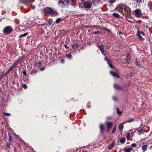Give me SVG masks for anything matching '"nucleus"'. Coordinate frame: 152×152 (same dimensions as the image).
Returning a JSON list of instances; mask_svg holds the SVG:
<instances>
[{"label":"nucleus","mask_w":152,"mask_h":152,"mask_svg":"<svg viewBox=\"0 0 152 152\" xmlns=\"http://www.w3.org/2000/svg\"><path fill=\"white\" fill-rule=\"evenodd\" d=\"M113 15L116 18H121L120 15L118 13H114L113 14Z\"/></svg>","instance_id":"4468645a"},{"label":"nucleus","mask_w":152,"mask_h":152,"mask_svg":"<svg viewBox=\"0 0 152 152\" xmlns=\"http://www.w3.org/2000/svg\"><path fill=\"white\" fill-rule=\"evenodd\" d=\"M92 4L91 2H85L83 4V6L85 8L89 9L91 7Z\"/></svg>","instance_id":"7ed1b4c3"},{"label":"nucleus","mask_w":152,"mask_h":152,"mask_svg":"<svg viewBox=\"0 0 152 152\" xmlns=\"http://www.w3.org/2000/svg\"><path fill=\"white\" fill-rule=\"evenodd\" d=\"M110 118H107V119H110Z\"/></svg>","instance_id":"774afa93"},{"label":"nucleus","mask_w":152,"mask_h":152,"mask_svg":"<svg viewBox=\"0 0 152 152\" xmlns=\"http://www.w3.org/2000/svg\"><path fill=\"white\" fill-rule=\"evenodd\" d=\"M7 147H10V145L9 144V143H8L7 144Z\"/></svg>","instance_id":"680f3d73"},{"label":"nucleus","mask_w":152,"mask_h":152,"mask_svg":"<svg viewBox=\"0 0 152 152\" xmlns=\"http://www.w3.org/2000/svg\"><path fill=\"white\" fill-rule=\"evenodd\" d=\"M9 140L10 141H12V138L10 136H9Z\"/></svg>","instance_id":"79ce46f5"},{"label":"nucleus","mask_w":152,"mask_h":152,"mask_svg":"<svg viewBox=\"0 0 152 152\" xmlns=\"http://www.w3.org/2000/svg\"><path fill=\"white\" fill-rule=\"evenodd\" d=\"M137 34H139L140 35L141 34L143 36H145V33L143 32L142 31H140L139 30L137 31Z\"/></svg>","instance_id":"412c9836"},{"label":"nucleus","mask_w":152,"mask_h":152,"mask_svg":"<svg viewBox=\"0 0 152 152\" xmlns=\"http://www.w3.org/2000/svg\"><path fill=\"white\" fill-rule=\"evenodd\" d=\"M125 141V139L124 137L121 138L120 140V142L121 143H123Z\"/></svg>","instance_id":"a878e982"},{"label":"nucleus","mask_w":152,"mask_h":152,"mask_svg":"<svg viewBox=\"0 0 152 152\" xmlns=\"http://www.w3.org/2000/svg\"><path fill=\"white\" fill-rule=\"evenodd\" d=\"M114 128H115V129H116V125H115V126H114Z\"/></svg>","instance_id":"0e129e2a"},{"label":"nucleus","mask_w":152,"mask_h":152,"mask_svg":"<svg viewBox=\"0 0 152 152\" xmlns=\"http://www.w3.org/2000/svg\"><path fill=\"white\" fill-rule=\"evenodd\" d=\"M103 55H106L107 54V53L106 51H105L104 50L101 51Z\"/></svg>","instance_id":"72a5a7b5"},{"label":"nucleus","mask_w":152,"mask_h":152,"mask_svg":"<svg viewBox=\"0 0 152 152\" xmlns=\"http://www.w3.org/2000/svg\"><path fill=\"white\" fill-rule=\"evenodd\" d=\"M132 148H129L125 149L124 150V151L126 152H130L131 151H132Z\"/></svg>","instance_id":"6ab92c4d"},{"label":"nucleus","mask_w":152,"mask_h":152,"mask_svg":"<svg viewBox=\"0 0 152 152\" xmlns=\"http://www.w3.org/2000/svg\"><path fill=\"white\" fill-rule=\"evenodd\" d=\"M4 116H10L11 115V114L10 113H5V112L4 113Z\"/></svg>","instance_id":"cd10ccee"},{"label":"nucleus","mask_w":152,"mask_h":152,"mask_svg":"<svg viewBox=\"0 0 152 152\" xmlns=\"http://www.w3.org/2000/svg\"><path fill=\"white\" fill-rule=\"evenodd\" d=\"M125 123H124L121 124H119V128L120 131H122L123 130L124 128V124Z\"/></svg>","instance_id":"ddd939ff"},{"label":"nucleus","mask_w":152,"mask_h":152,"mask_svg":"<svg viewBox=\"0 0 152 152\" xmlns=\"http://www.w3.org/2000/svg\"><path fill=\"white\" fill-rule=\"evenodd\" d=\"M44 68H42V69H40V70H41V71H43V70H44Z\"/></svg>","instance_id":"052dcab7"},{"label":"nucleus","mask_w":152,"mask_h":152,"mask_svg":"<svg viewBox=\"0 0 152 152\" xmlns=\"http://www.w3.org/2000/svg\"><path fill=\"white\" fill-rule=\"evenodd\" d=\"M16 66H15V65H14V64L12 66L13 68H14Z\"/></svg>","instance_id":"4d7b16f0"},{"label":"nucleus","mask_w":152,"mask_h":152,"mask_svg":"<svg viewBox=\"0 0 152 152\" xmlns=\"http://www.w3.org/2000/svg\"><path fill=\"white\" fill-rule=\"evenodd\" d=\"M104 60H105L106 61H107V64H109V63L110 62V61H109V60L106 57H104Z\"/></svg>","instance_id":"473e14b6"},{"label":"nucleus","mask_w":152,"mask_h":152,"mask_svg":"<svg viewBox=\"0 0 152 152\" xmlns=\"http://www.w3.org/2000/svg\"><path fill=\"white\" fill-rule=\"evenodd\" d=\"M114 143H112L108 147V148L109 149H110L112 148L114 146Z\"/></svg>","instance_id":"bb28decb"},{"label":"nucleus","mask_w":152,"mask_h":152,"mask_svg":"<svg viewBox=\"0 0 152 152\" xmlns=\"http://www.w3.org/2000/svg\"><path fill=\"white\" fill-rule=\"evenodd\" d=\"M99 33H100L99 31H97L96 32H95L94 33V34H99Z\"/></svg>","instance_id":"8fccbe9b"},{"label":"nucleus","mask_w":152,"mask_h":152,"mask_svg":"<svg viewBox=\"0 0 152 152\" xmlns=\"http://www.w3.org/2000/svg\"><path fill=\"white\" fill-rule=\"evenodd\" d=\"M124 10L125 12L123 14L125 16L129 15L130 14L131 10L129 7H126V8Z\"/></svg>","instance_id":"20e7f679"},{"label":"nucleus","mask_w":152,"mask_h":152,"mask_svg":"<svg viewBox=\"0 0 152 152\" xmlns=\"http://www.w3.org/2000/svg\"><path fill=\"white\" fill-rule=\"evenodd\" d=\"M102 29L105 30V31H108L110 32H111L110 31V30H109V29H108L107 28H106L105 27H103V28H102Z\"/></svg>","instance_id":"2f4dec72"},{"label":"nucleus","mask_w":152,"mask_h":152,"mask_svg":"<svg viewBox=\"0 0 152 152\" xmlns=\"http://www.w3.org/2000/svg\"><path fill=\"white\" fill-rule=\"evenodd\" d=\"M32 9H33V10H34L35 9V6H32Z\"/></svg>","instance_id":"5fc2aeb1"},{"label":"nucleus","mask_w":152,"mask_h":152,"mask_svg":"<svg viewBox=\"0 0 152 152\" xmlns=\"http://www.w3.org/2000/svg\"><path fill=\"white\" fill-rule=\"evenodd\" d=\"M113 100L115 101H116L118 100L117 98L115 96H114L113 97Z\"/></svg>","instance_id":"c9c22d12"},{"label":"nucleus","mask_w":152,"mask_h":152,"mask_svg":"<svg viewBox=\"0 0 152 152\" xmlns=\"http://www.w3.org/2000/svg\"><path fill=\"white\" fill-rule=\"evenodd\" d=\"M125 8H126V5L121 4L117 6L116 9L120 12L124 14L123 10L125 9Z\"/></svg>","instance_id":"f257e3e1"},{"label":"nucleus","mask_w":152,"mask_h":152,"mask_svg":"<svg viewBox=\"0 0 152 152\" xmlns=\"http://www.w3.org/2000/svg\"><path fill=\"white\" fill-rule=\"evenodd\" d=\"M117 113L119 115H121L122 112L120 111L118 108H117Z\"/></svg>","instance_id":"c756f323"},{"label":"nucleus","mask_w":152,"mask_h":152,"mask_svg":"<svg viewBox=\"0 0 152 152\" xmlns=\"http://www.w3.org/2000/svg\"><path fill=\"white\" fill-rule=\"evenodd\" d=\"M132 146L133 147H135L137 146V145L135 143H133L132 144Z\"/></svg>","instance_id":"a18cd8bd"},{"label":"nucleus","mask_w":152,"mask_h":152,"mask_svg":"<svg viewBox=\"0 0 152 152\" xmlns=\"http://www.w3.org/2000/svg\"><path fill=\"white\" fill-rule=\"evenodd\" d=\"M71 2H72L73 1H74L75 0H71Z\"/></svg>","instance_id":"69168bd1"},{"label":"nucleus","mask_w":152,"mask_h":152,"mask_svg":"<svg viewBox=\"0 0 152 152\" xmlns=\"http://www.w3.org/2000/svg\"><path fill=\"white\" fill-rule=\"evenodd\" d=\"M23 87L25 89H26L27 88V86L26 84H24L23 85Z\"/></svg>","instance_id":"58836bf2"},{"label":"nucleus","mask_w":152,"mask_h":152,"mask_svg":"<svg viewBox=\"0 0 152 152\" xmlns=\"http://www.w3.org/2000/svg\"><path fill=\"white\" fill-rule=\"evenodd\" d=\"M131 84V82L129 81H128L127 84V86L128 87H129Z\"/></svg>","instance_id":"49530a36"},{"label":"nucleus","mask_w":152,"mask_h":152,"mask_svg":"<svg viewBox=\"0 0 152 152\" xmlns=\"http://www.w3.org/2000/svg\"><path fill=\"white\" fill-rule=\"evenodd\" d=\"M28 34V33H25L23 34H21L20 35L19 37L20 38H21L23 37H25Z\"/></svg>","instance_id":"dca6fc26"},{"label":"nucleus","mask_w":152,"mask_h":152,"mask_svg":"<svg viewBox=\"0 0 152 152\" xmlns=\"http://www.w3.org/2000/svg\"><path fill=\"white\" fill-rule=\"evenodd\" d=\"M108 64L110 66V68H112V69H114L113 66L110 64V62L109 63V64Z\"/></svg>","instance_id":"37998d69"},{"label":"nucleus","mask_w":152,"mask_h":152,"mask_svg":"<svg viewBox=\"0 0 152 152\" xmlns=\"http://www.w3.org/2000/svg\"><path fill=\"white\" fill-rule=\"evenodd\" d=\"M66 57H67L69 60L71 59L72 57L71 53H69V54L66 55Z\"/></svg>","instance_id":"f3484780"},{"label":"nucleus","mask_w":152,"mask_h":152,"mask_svg":"<svg viewBox=\"0 0 152 152\" xmlns=\"http://www.w3.org/2000/svg\"><path fill=\"white\" fill-rule=\"evenodd\" d=\"M53 20L51 19H50L48 20V23L49 25H51L52 23Z\"/></svg>","instance_id":"c85d7f7f"},{"label":"nucleus","mask_w":152,"mask_h":152,"mask_svg":"<svg viewBox=\"0 0 152 152\" xmlns=\"http://www.w3.org/2000/svg\"><path fill=\"white\" fill-rule=\"evenodd\" d=\"M12 28L10 26H8L4 28L3 30V32L5 34H7L10 33L12 31Z\"/></svg>","instance_id":"f03ea898"},{"label":"nucleus","mask_w":152,"mask_h":152,"mask_svg":"<svg viewBox=\"0 0 152 152\" xmlns=\"http://www.w3.org/2000/svg\"><path fill=\"white\" fill-rule=\"evenodd\" d=\"M58 4L60 5L61 7H64L65 6V4L64 2L61 1H60L58 2Z\"/></svg>","instance_id":"9b49d317"},{"label":"nucleus","mask_w":152,"mask_h":152,"mask_svg":"<svg viewBox=\"0 0 152 152\" xmlns=\"http://www.w3.org/2000/svg\"><path fill=\"white\" fill-rule=\"evenodd\" d=\"M14 68L11 66L10 68L9 69L11 71Z\"/></svg>","instance_id":"864d4df0"},{"label":"nucleus","mask_w":152,"mask_h":152,"mask_svg":"<svg viewBox=\"0 0 152 152\" xmlns=\"http://www.w3.org/2000/svg\"><path fill=\"white\" fill-rule=\"evenodd\" d=\"M135 63H136V65L137 66H138L139 67H140V65H139V64H138V61H137V58H136Z\"/></svg>","instance_id":"f704fd0d"},{"label":"nucleus","mask_w":152,"mask_h":152,"mask_svg":"<svg viewBox=\"0 0 152 152\" xmlns=\"http://www.w3.org/2000/svg\"><path fill=\"white\" fill-rule=\"evenodd\" d=\"M99 48L101 51L104 50V47L103 45H100L99 46Z\"/></svg>","instance_id":"5701e85b"},{"label":"nucleus","mask_w":152,"mask_h":152,"mask_svg":"<svg viewBox=\"0 0 152 152\" xmlns=\"http://www.w3.org/2000/svg\"><path fill=\"white\" fill-rule=\"evenodd\" d=\"M137 35L138 37L140 40L143 41L144 40V38L140 35H139V34H137Z\"/></svg>","instance_id":"b1692460"},{"label":"nucleus","mask_w":152,"mask_h":152,"mask_svg":"<svg viewBox=\"0 0 152 152\" xmlns=\"http://www.w3.org/2000/svg\"><path fill=\"white\" fill-rule=\"evenodd\" d=\"M4 76V74H1L0 76V78H2Z\"/></svg>","instance_id":"de8ad7c7"},{"label":"nucleus","mask_w":152,"mask_h":152,"mask_svg":"<svg viewBox=\"0 0 152 152\" xmlns=\"http://www.w3.org/2000/svg\"><path fill=\"white\" fill-rule=\"evenodd\" d=\"M144 132V130H143V129H141L138 131L137 133H138V135H140L141 134L143 133V132Z\"/></svg>","instance_id":"4be33fe9"},{"label":"nucleus","mask_w":152,"mask_h":152,"mask_svg":"<svg viewBox=\"0 0 152 152\" xmlns=\"http://www.w3.org/2000/svg\"><path fill=\"white\" fill-rule=\"evenodd\" d=\"M14 64L15 65V66H17L18 65L17 64H16V63H15Z\"/></svg>","instance_id":"e2e57ef3"},{"label":"nucleus","mask_w":152,"mask_h":152,"mask_svg":"<svg viewBox=\"0 0 152 152\" xmlns=\"http://www.w3.org/2000/svg\"><path fill=\"white\" fill-rule=\"evenodd\" d=\"M18 62H19V61L18 60V61H16L15 63H16V64H17L18 65Z\"/></svg>","instance_id":"bf43d9fd"},{"label":"nucleus","mask_w":152,"mask_h":152,"mask_svg":"<svg viewBox=\"0 0 152 152\" xmlns=\"http://www.w3.org/2000/svg\"><path fill=\"white\" fill-rule=\"evenodd\" d=\"M16 66H15V65H14V64L12 66L13 68H14Z\"/></svg>","instance_id":"6e6d98bb"},{"label":"nucleus","mask_w":152,"mask_h":152,"mask_svg":"<svg viewBox=\"0 0 152 152\" xmlns=\"http://www.w3.org/2000/svg\"><path fill=\"white\" fill-rule=\"evenodd\" d=\"M134 13L135 16L137 17H140L142 15L141 11L139 9H137L135 10L134 12Z\"/></svg>","instance_id":"423d86ee"},{"label":"nucleus","mask_w":152,"mask_h":152,"mask_svg":"<svg viewBox=\"0 0 152 152\" xmlns=\"http://www.w3.org/2000/svg\"><path fill=\"white\" fill-rule=\"evenodd\" d=\"M65 0L66 1V3L67 4L69 3H71L72 2H71V0Z\"/></svg>","instance_id":"c03bdc74"},{"label":"nucleus","mask_w":152,"mask_h":152,"mask_svg":"<svg viewBox=\"0 0 152 152\" xmlns=\"http://www.w3.org/2000/svg\"><path fill=\"white\" fill-rule=\"evenodd\" d=\"M130 137V134L128 133L127 134V140H129Z\"/></svg>","instance_id":"4c0bfd02"},{"label":"nucleus","mask_w":152,"mask_h":152,"mask_svg":"<svg viewBox=\"0 0 152 152\" xmlns=\"http://www.w3.org/2000/svg\"><path fill=\"white\" fill-rule=\"evenodd\" d=\"M41 61H39L36 64V66L38 68H39L41 65Z\"/></svg>","instance_id":"aec40b11"},{"label":"nucleus","mask_w":152,"mask_h":152,"mask_svg":"<svg viewBox=\"0 0 152 152\" xmlns=\"http://www.w3.org/2000/svg\"><path fill=\"white\" fill-rule=\"evenodd\" d=\"M10 71H11L10 70V69H9L8 70V71H7L6 72V73H5V75H7V74H8L9 73Z\"/></svg>","instance_id":"ea45409f"},{"label":"nucleus","mask_w":152,"mask_h":152,"mask_svg":"<svg viewBox=\"0 0 152 152\" xmlns=\"http://www.w3.org/2000/svg\"><path fill=\"white\" fill-rule=\"evenodd\" d=\"M119 33L120 34H122L120 32H119Z\"/></svg>","instance_id":"338daca9"},{"label":"nucleus","mask_w":152,"mask_h":152,"mask_svg":"<svg viewBox=\"0 0 152 152\" xmlns=\"http://www.w3.org/2000/svg\"><path fill=\"white\" fill-rule=\"evenodd\" d=\"M64 47L66 49H68L69 48L66 45H64Z\"/></svg>","instance_id":"603ef678"},{"label":"nucleus","mask_w":152,"mask_h":152,"mask_svg":"<svg viewBox=\"0 0 152 152\" xmlns=\"http://www.w3.org/2000/svg\"><path fill=\"white\" fill-rule=\"evenodd\" d=\"M61 20V18H58L56 20V23H57V24H58L59 23Z\"/></svg>","instance_id":"393cba45"},{"label":"nucleus","mask_w":152,"mask_h":152,"mask_svg":"<svg viewBox=\"0 0 152 152\" xmlns=\"http://www.w3.org/2000/svg\"><path fill=\"white\" fill-rule=\"evenodd\" d=\"M137 3H140L142 2V0H134Z\"/></svg>","instance_id":"e433bc0d"},{"label":"nucleus","mask_w":152,"mask_h":152,"mask_svg":"<svg viewBox=\"0 0 152 152\" xmlns=\"http://www.w3.org/2000/svg\"><path fill=\"white\" fill-rule=\"evenodd\" d=\"M134 119H133V118L130 119H129L128 120H127V121L126 122L130 123L131 122H132L133 121H134Z\"/></svg>","instance_id":"7c9ffc66"},{"label":"nucleus","mask_w":152,"mask_h":152,"mask_svg":"<svg viewBox=\"0 0 152 152\" xmlns=\"http://www.w3.org/2000/svg\"><path fill=\"white\" fill-rule=\"evenodd\" d=\"M44 11L45 12L49 14H52L53 12V10L51 8L48 7L45 8Z\"/></svg>","instance_id":"0eeeda50"},{"label":"nucleus","mask_w":152,"mask_h":152,"mask_svg":"<svg viewBox=\"0 0 152 152\" xmlns=\"http://www.w3.org/2000/svg\"><path fill=\"white\" fill-rule=\"evenodd\" d=\"M110 74H111V75H113L114 77H118L119 78V74L114 72H113V71L110 72Z\"/></svg>","instance_id":"9d476101"},{"label":"nucleus","mask_w":152,"mask_h":152,"mask_svg":"<svg viewBox=\"0 0 152 152\" xmlns=\"http://www.w3.org/2000/svg\"><path fill=\"white\" fill-rule=\"evenodd\" d=\"M116 129H115V128H113L112 131V133L113 134V133H114L116 131Z\"/></svg>","instance_id":"a19ab883"},{"label":"nucleus","mask_w":152,"mask_h":152,"mask_svg":"<svg viewBox=\"0 0 152 152\" xmlns=\"http://www.w3.org/2000/svg\"><path fill=\"white\" fill-rule=\"evenodd\" d=\"M23 74L24 75H26V71H24L23 72Z\"/></svg>","instance_id":"09e8293b"},{"label":"nucleus","mask_w":152,"mask_h":152,"mask_svg":"<svg viewBox=\"0 0 152 152\" xmlns=\"http://www.w3.org/2000/svg\"><path fill=\"white\" fill-rule=\"evenodd\" d=\"M114 86L115 89L119 90H123L124 88L123 87L116 84H114Z\"/></svg>","instance_id":"1a4fd4ad"},{"label":"nucleus","mask_w":152,"mask_h":152,"mask_svg":"<svg viewBox=\"0 0 152 152\" xmlns=\"http://www.w3.org/2000/svg\"><path fill=\"white\" fill-rule=\"evenodd\" d=\"M64 60H63V59H61V63L63 64V63H64Z\"/></svg>","instance_id":"3c124183"},{"label":"nucleus","mask_w":152,"mask_h":152,"mask_svg":"<svg viewBox=\"0 0 152 152\" xmlns=\"http://www.w3.org/2000/svg\"><path fill=\"white\" fill-rule=\"evenodd\" d=\"M100 128L101 132L102 133H103L104 132V125L102 124H101L100 125Z\"/></svg>","instance_id":"f8f14e48"},{"label":"nucleus","mask_w":152,"mask_h":152,"mask_svg":"<svg viewBox=\"0 0 152 152\" xmlns=\"http://www.w3.org/2000/svg\"><path fill=\"white\" fill-rule=\"evenodd\" d=\"M114 2L112 0L110 1V3H114Z\"/></svg>","instance_id":"13d9d810"},{"label":"nucleus","mask_w":152,"mask_h":152,"mask_svg":"<svg viewBox=\"0 0 152 152\" xmlns=\"http://www.w3.org/2000/svg\"><path fill=\"white\" fill-rule=\"evenodd\" d=\"M142 148L143 151H144L147 149V145H144L142 146Z\"/></svg>","instance_id":"a211bd4d"},{"label":"nucleus","mask_w":152,"mask_h":152,"mask_svg":"<svg viewBox=\"0 0 152 152\" xmlns=\"http://www.w3.org/2000/svg\"><path fill=\"white\" fill-rule=\"evenodd\" d=\"M78 47V45L77 43L73 44L72 45V48L73 49H75Z\"/></svg>","instance_id":"2eb2a0df"},{"label":"nucleus","mask_w":152,"mask_h":152,"mask_svg":"<svg viewBox=\"0 0 152 152\" xmlns=\"http://www.w3.org/2000/svg\"><path fill=\"white\" fill-rule=\"evenodd\" d=\"M20 2H21L26 6L28 5L32 2V0H19Z\"/></svg>","instance_id":"39448f33"},{"label":"nucleus","mask_w":152,"mask_h":152,"mask_svg":"<svg viewBox=\"0 0 152 152\" xmlns=\"http://www.w3.org/2000/svg\"><path fill=\"white\" fill-rule=\"evenodd\" d=\"M106 124L107 125V130L109 131L110 128L113 126V123L111 122H107Z\"/></svg>","instance_id":"6e6552de"}]
</instances>
